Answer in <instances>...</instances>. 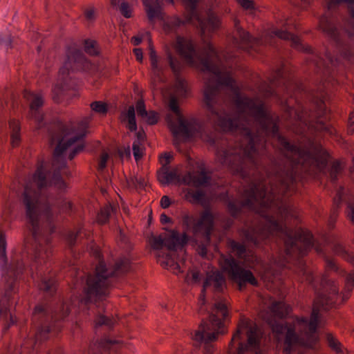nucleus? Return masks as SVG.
Masks as SVG:
<instances>
[{
  "instance_id": "nucleus-1",
  "label": "nucleus",
  "mask_w": 354,
  "mask_h": 354,
  "mask_svg": "<svg viewBox=\"0 0 354 354\" xmlns=\"http://www.w3.org/2000/svg\"><path fill=\"white\" fill-rule=\"evenodd\" d=\"M173 47L188 65L207 73L203 97L209 120L223 131L241 136L235 148L217 152L216 159L223 166L245 178L250 174L248 169L257 166L266 137L272 136L278 139L286 162L283 169L274 175L269 174L266 179H297L302 173L311 175L319 171V145L312 143L304 148L291 145L281 136L277 118L263 102L240 93L225 55L210 43L199 52L192 40L180 36Z\"/></svg>"
},
{
  "instance_id": "nucleus-2",
  "label": "nucleus",
  "mask_w": 354,
  "mask_h": 354,
  "mask_svg": "<svg viewBox=\"0 0 354 354\" xmlns=\"http://www.w3.org/2000/svg\"><path fill=\"white\" fill-rule=\"evenodd\" d=\"M90 120L91 117L84 118L77 128L72 124L58 123L55 132L50 133V144L56 145L53 163L55 169L53 176L50 180V174L46 171V165L41 163L35 172L25 181L21 202L27 226L32 237L25 239L21 252L15 254L10 264L3 270L1 283L4 292L0 303V317L6 315L9 310L17 279L24 269L25 259L31 256L33 267L45 263L51 254L50 238L44 234V228L45 222L49 223L52 221L53 214L42 191L51 185L60 192L67 189V183L59 175V171L66 167V162L61 159L68 156L71 160L83 150L84 145L82 138L86 133Z\"/></svg>"
},
{
  "instance_id": "nucleus-3",
  "label": "nucleus",
  "mask_w": 354,
  "mask_h": 354,
  "mask_svg": "<svg viewBox=\"0 0 354 354\" xmlns=\"http://www.w3.org/2000/svg\"><path fill=\"white\" fill-rule=\"evenodd\" d=\"M321 286L322 291L317 292L310 319L296 317L292 322L281 324L271 317H264L279 340H283V354H293L301 347L313 348L318 341L317 328L319 310L331 307L338 292L335 282L326 277L322 279Z\"/></svg>"
},
{
  "instance_id": "nucleus-4",
  "label": "nucleus",
  "mask_w": 354,
  "mask_h": 354,
  "mask_svg": "<svg viewBox=\"0 0 354 354\" xmlns=\"http://www.w3.org/2000/svg\"><path fill=\"white\" fill-rule=\"evenodd\" d=\"M189 88L187 83L179 77H176L175 84L169 91L170 100L169 106L175 114V121L168 116L169 128L174 137V145H177L181 139H187L192 137H200L203 141L214 143V138L204 131L202 126L195 119H185L180 113L177 97H186Z\"/></svg>"
},
{
  "instance_id": "nucleus-5",
  "label": "nucleus",
  "mask_w": 354,
  "mask_h": 354,
  "mask_svg": "<svg viewBox=\"0 0 354 354\" xmlns=\"http://www.w3.org/2000/svg\"><path fill=\"white\" fill-rule=\"evenodd\" d=\"M95 253L96 257L99 259L95 274L88 277L83 297L80 299L73 300V305H76L77 303L79 305H83L88 302L102 300L109 292L110 278L113 275L125 273L130 269V261L128 258L120 259L115 263L113 268L108 269L100 259V252L96 250Z\"/></svg>"
},
{
  "instance_id": "nucleus-6",
  "label": "nucleus",
  "mask_w": 354,
  "mask_h": 354,
  "mask_svg": "<svg viewBox=\"0 0 354 354\" xmlns=\"http://www.w3.org/2000/svg\"><path fill=\"white\" fill-rule=\"evenodd\" d=\"M235 35L234 40L239 48L247 49L249 47H253L254 44H270L272 45V39L275 37L279 39L289 40L291 41L292 47L301 50H310V48H304L300 39L294 35L288 32V23L286 19H281L276 21V24L264 33L261 39L252 38L248 32L244 31L235 21Z\"/></svg>"
},
{
  "instance_id": "nucleus-7",
  "label": "nucleus",
  "mask_w": 354,
  "mask_h": 354,
  "mask_svg": "<svg viewBox=\"0 0 354 354\" xmlns=\"http://www.w3.org/2000/svg\"><path fill=\"white\" fill-rule=\"evenodd\" d=\"M262 332L257 325L246 318L241 319L236 331L228 345L227 354H262Z\"/></svg>"
},
{
  "instance_id": "nucleus-8",
  "label": "nucleus",
  "mask_w": 354,
  "mask_h": 354,
  "mask_svg": "<svg viewBox=\"0 0 354 354\" xmlns=\"http://www.w3.org/2000/svg\"><path fill=\"white\" fill-rule=\"evenodd\" d=\"M228 310L225 301H216L209 313V319L203 321L198 329L192 335V339L205 344L204 354H213L214 348L209 343L216 340L218 335L223 334V320L227 316Z\"/></svg>"
},
{
  "instance_id": "nucleus-9",
  "label": "nucleus",
  "mask_w": 354,
  "mask_h": 354,
  "mask_svg": "<svg viewBox=\"0 0 354 354\" xmlns=\"http://www.w3.org/2000/svg\"><path fill=\"white\" fill-rule=\"evenodd\" d=\"M188 237L185 233L180 234L176 230H171L165 237L162 236H152L150 239L151 247L159 250L165 245L170 253L166 255L159 253L158 254V261L162 267L170 270L171 272L178 274L181 272L180 266L174 257L177 250H183V245L187 242Z\"/></svg>"
},
{
  "instance_id": "nucleus-10",
  "label": "nucleus",
  "mask_w": 354,
  "mask_h": 354,
  "mask_svg": "<svg viewBox=\"0 0 354 354\" xmlns=\"http://www.w3.org/2000/svg\"><path fill=\"white\" fill-rule=\"evenodd\" d=\"M158 179L162 185L174 183L178 185L184 184L198 187L207 184L209 177L203 168H200L197 172L189 171L181 178L178 169L176 168L169 171L165 167L158 173Z\"/></svg>"
},
{
  "instance_id": "nucleus-11",
  "label": "nucleus",
  "mask_w": 354,
  "mask_h": 354,
  "mask_svg": "<svg viewBox=\"0 0 354 354\" xmlns=\"http://www.w3.org/2000/svg\"><path fill=\"white\" fill-rule=\"evenodd\" d=\"M219 264L230 279L238 284L240 290L244 288L246 283L254 286H257L258 281L252 272L243 268L231 255H221Z\"/></svg>"
},
{
  "instance_id": "nucleus-12",
  "label": "nucleus",
  "mask_w": 354,
  "mask_h": 354,
  "mask_svg": "<svg viewBox=\"0 0 354 354\" xmlns=\"http://www.w3.org/2000/svg\"><path fill=\"white\" fill-rule=\"evenodd\" d=\"M200 0H184V5L187 11L186 22L197 24L205 35L208 32H213L220 26V20L214 13L209 10L206 15L207 18L203 19L198 10L196 5Z\"/></svg>"
},
{
  "instance_id": "nucleus-13",
  "label": "nucleus",
  "mask_w": 354,
  "mask_h": 354,
  "mask_svg": "<svg viewBox=\"0 0 354 354\" xmlns=\"http://www.w3.org/2000/svg\"><path fill=\"white\" fill-rule=\"evenodd\" d=\"M183 225L187 231L192 232L194 235L201 234L205 242L208 243L214 225V215L207 209L201 213L200 218L193 215H185L183 218Z\"/></svg>"
},
{
  "instance_id": "nucleus-14",
  "label": "nucleus",
  "mask_w": 354,
  "mask_h": 354,
  "mask_svg": "<svg viewBox=\"0 0 354 354\" xmlns=\"http://www.w3.org/2000/svg\"><path fill=\"white\" fill-rule=\"evenodd\" d=\"M91 64L83 54L79 50L71 51L67 56V60L60 68L58 73V80L60 83L55 85L53 92L58 93L64 89L68 75H69L70 68L73 70L87 71L90 68Z\"/></svg>"
},
{
  "instance_id": "nucleus-15",
  "label": "nucleus",
  "mask_w": 354,
  "mask_h": 354,
  "mask_svg": "<svg viewBox=\"0 0 354 354\" xmlns=\"http://www.w3.org/2000/svg\"><path fill=\"white\" fill-rule=\"evenodd\" d=\"M225 287V279L221 272L216 270L208 272L203 283L202 295L199 299L200 312H202L203 306L205 304V291L211 289L215 292H222Z\"/></svg>"
},
{
  "instance_id": "nucleus-16",
  "label": "nucleus",
  "mask_w": 354,
  "mask_h": 354,
  "mask_svg": "<svg viewBox=\"0 0 354 354\" xmlns=\"http://www.w3.org/2000/svg\"><path fill=\"white\" fill-rule=\"evenodd\" d=\"M24 97L30 103V118L35 120L37 124V128H41L43 115L39 111V108L44 104L43 96L40 93H34L25 91Z\"/></svg>"
},
{
  "instance_id": "nucleus-17",
  "label": "nucleus",
  "mask_w": 354,
  "mask_h": 354,
  "mask_svg": "<svg viewBox=\"0 0 354 354\" xmlns=\"http://www.w3.org/2000/svg\"><path fill=\"white\" fill-rule=\"evenodd\" d=\"M149 59L151 63V83L154 89H159L158 83L163 81L162 77L165 65L161 61V59L157 55L154 48L149 45Z\"/></svg>"
},
{
  "instance_id": "nucleus-18",
  "label": "nucleus",
  "mask_w": 354,
  "mask_h": 354,
  "mask_svg": "<svg viewBox=\"0 0 354 354\" xmlns=\"http://www.w3.org/2000/svg\"><path fill=\"white\" fill-rule=\"evenodd\" d=\"M284 73L283 69H279L275 72L273 77L270 80V84L266 85V84H262L259 87V94L264 97H269L274 93V86L280 84L282 82H284ZM284 84L285 83L283 82Z\"/></svg>"
},
{
  "instance_id": "nucleus-19",
  "label": "nucleus",
  "mask_w": 354,
  "mask_h": 354,
  "mask_svg": "<svg viewBox=\"0 0 354 354\" xmlns=\"http://www.w3.org/2000/svg\"><path fill=\"white\" fill-rule=\"evenodd\" d=\"M170 3L174 0H168ZM149 20L152 23L156 19H162L160 0H143Z\"/></svg>"
},
{
  "instance_id": "nucleus-20",
  "label": "nucleus",
  "mask_w": 354,
  "mask_h": 354,
  "mask_svg": "<svg viewBox=\"0 0 354 354\" xmlns=\"http://www.w3.org/2000/svg\"><path fill=\"white\" fill-rule=\"evenodd\" d=\"M310 59L317 70H323L324 76L330 73V67L335 66L337 62V60H333L328 54L325 55V59L317 55H312Z\"/></svg>"
},
{
  "instance_id": "nucleus-21",
  "label": "nucleus",
  "mask_w": 354,
  "mask_h": 354,
  "mask_svg": "<svg viewBox=\"0 0 354 354\" xmlns=\"http://www.w3.org/2000/svg\"><path fill=\"white\" fill-rule=\"evenodd\" d=\"M319 28L335 40L339 41V32L333 19L324 15L319 20Z\"/></svg>"
},
{
  "instance_id": "nucleus-22",
  "label": "nucleus",
  "mask_w": 354,
  "mask_h": 354,
  "mask_svg": "<svg viewBox=\"0 0 354 354\" xmlns=\"http://www.w3.org/2000/svg\"><path fill=\"white\" fill-rule=\"evenodd\" d=\"M120 119L122 122H127V127L131 131H134L137 129L135 109L133 106H130L127 111L122 112Z\"/></svg>"
},
{
  "instance_id": "nucleus-23",
  "label": "nucleus",
  "mask_w": 354,
  "mask_h": 354,
  "mask_svg": "<svg viewBox=\"0 0 354 354\" xmlns=\"http://www.w3.org/2000/svg\"><path fill=\"white\" fill-rule=\"evenodd\" d=\"M271 316L281 318L289 314L290 308L288 305L286 304L283 301L273 302L270 307Z\"/></svg>"
},
{
  "instance_id": "nucleus-24",
  "label": "nucleus",
  "mask_w": 354,
  "mask_h": 354,
  "mask_svg": "<svg viewBox=\"0 0 354 354\" xmlns=\"http://www.w3.org/2000/svg\"><path fill=\"white\" fill-rule=\"evenodd\" d=\"M9 127L11 130V145L13 147H17L21 140L20 137V124L19 122L15 120H10Z\"/></svg>"
},
{
  "instance_id": "nucleus-25",
  "label": "nucleus",
  "mask_w": 354,
  "mask_h": 354,
  "mask_svg": "<svg viewBox=\"0 0 354 354\" xmlns=\"http://www.w3.org/2000/svg\"><path fill=\"white\" fill-rule=\"evenodd\" d=\"M228 245L232 254L236 255L239 259H243L246 261V249L243 244L233 240H230Z\"/></svg>"
},
{
  "instance_id": "nucleus-26",
  "label": "nucleus",
  "mask_w": 354,
  "mask_h": 354,
  "mask_svg": "<svg viewBox=\"0 0 354 354\" xmlns=\"http://www.w3.org/2000/svg\"><path fill=\"white\" fill-rule=\"evenodd\" d=\"M299 274H302L305 280L310 284L314 283L315 277L311 269L308 268L307 266L302 261H299Z\"/></svg>"
},
{
  "instance_id": "nucleus-27",
  "label": "nucleus",
  "mask_w": 354,
  "mask_h": 354,
  "mask_svg": "<svg viewBox=\"0 0 354 354\" xmlns=\"http://www.w3.org/2000/svg\"><path fill=\"white\" fill-rule=\"evenodd\" d=\"M113 211V207L111 205L104 206L97 216V222L100 224H104L109 220L111 212Z\"/></svg>"
},
{
  "instance_id": "nucleus-28",
  "label": "nucleus",
  "mask_w": 354,
  "mask_h": 354,
  "mask_svg": "<svg viewBox=\"0 0 354 354\" xmlns=\"http://www.w3.org/2000/svg\"><path fill=\"white\" fill-rule=\"evenodd\" d=\"M185 21H182L177 17L169 19L165 24L164 29L167 32L174 31L177 28L184 24Z\"/></svg>"
},
{
  "instance_id": "nucleus-29",
  "label": "nucleus",
  "mask_w": 354,
  "mask_h": 354,
  "mask_svg": "<svg viewBox=\"0 0 354 354\" xmlns=\"http://www.w3.org/2000/svg\"><path fill=\"white\" fill-rule=\"evenodd\" d=\"M344 30L350 38L354 37V8L349 9V19L346 21Z\"/></svg>"
},
{
  "instance_id": "nucleus-30",
  "label": "nucleus",
  "mask_w": 354,
  "mask_h": 354,
  "mask_svg": "<svg viewBox=\"0 0 354 354\" xmlns=\"http://www.w3.org/2000/svg\"><path fill=\"white\" fill-rule=\"evenodd\" d=\"M286 111L290 118H293L295 120L307 124L303 111L295 110L290 106L289 102H287Z\"/></svg>"
},
{
  "instance_id": "nucleus-31",
  "label": "nucleus",
  "mask_w": 354,
  "mask_h": 354,
  "mask_svg": "<svg viewBox=\"0 0 354 354\" xmlns=\"http://www.w3.org/2000/svg\"><path fill=\"white\" fill-rule=\"evenodd\" d=\"M69 313V306L68 304H62L58 310H54L51 312L52 319L57 320L64 319Z\"/></svg>"
},
{
  "instance_id": "nucleus-32",
  "label": "nucleus",
  "mask_w": 354,
  "mask_h": 354,
  "mask_svg": "<svg viewBox=\"0 0 354 354\" xmlns=\"http://www.w3.org/2000/svg\"><path fill=\"white\" fill-rule=\"evenodd\" d=\"M354 287V274L349 273L346 279V283L344 291L343 292L342 298L343 300H346L348 298V294L353 290Z\"/></svg>"
},
{
  "instance_id": "nucleus-33",
  "label": "nucleus",
  "mask_w": 354,
  "mask_h": 354,
  "mask_svg": "<svg viewBox=\"0 0 354 354\" xmlns=\"http://www.w3.org/2000/svg\"><path fill=\"white\" fill-rule=\"evenodd\" d=\"M167 57L172 71L177 75L180 71L181 63L177 58L174 57L170 52L167 53Z\"/></svg>"
},
{
  "instance_id": "nucleus-34",
  "label": "nucleus",
  "mask_w": 354,
  "mask_h": 354,
  "mask_svg": "<svg viewBox=\"0 0 354 354\" xmlns=\"http://www.w3.org/2000/svg\"><path fill=\"white\" fill-rule=\"evenodd\" d=\"M6 241L4 234L0 232V266L6 265Z\"/></svg>"
},
{
  "instance_id": "nucleus-35",
  "label": "nucleus",
  "mask_w": 354,
  "mask_h": 354,
  "mask_svg": "<svg viewBox=\"0 0 354 354\" xmlns=\"http://www.w3.org/2000/svg\"><path fill=\"white\" fill-rule=\"evenodd\" d=\"M91 109L93 111L100 115H105L108 111L106 104L101 101H95L91 103Z\"/></svg>"
},
{
  "instance_id": "nucleus-36",
  "label": "nucleus",
  "mask_w": 354,
  "mask_h": 354,
  "mask_svg": "<svg viewBox=\"0 0 354 354\" xmlns=\"http://www.w3.org/2000/svg\"><path fill=\"white\" fill-rule=\"evenodd\" d=\"M342 169V166L340 162L335 161L330 167V178L332 181H335L338 176L340 175Z\"/></svg>"
},
{
  "instance_id": "nucleus-37",
  "label": "nucleus",
  "mask_w": 354,
  "mask_h": 354,
  "mask_svg": "<svg viewBox=\"0 0 354 354\" xmlns=\"http://www.w3.org/2000/svg\"><path fill=\"white\" fill-rule=\"evenodd\" d=\"M236 1L249 14H254L257 7L253 1L236 0Z\"/></svg>"
},
{
  "instance_id": "nucleus-38",
  "label": "nucleus",
  "mask_w": 354,
  "mask_h": 354,
  "mask_svg": "<svg viewBox=\"0 0 354 354\" xmlns=\"http://www.w3.org/2000/svg\"><path fill=\"white\" fill-rule=\"evenodd\" d=\"M39 288L46 292L51 293L55 290V281L53 279H43L41 283L39 284Z\"/></svg>"
},
{
  "instance_id": "nucleus-39",
  "label": "nucleus",
  "mask_w": 354,
  "mask_h": 354,
  "mask_svg": "<svg viewBox=\"0 0 354 354\" xmlns=\"http://www.w3.org/2000/svg\"><path fill=\"white\" fill-rule=\"evenodd\" d=\"M133 153L136 161L140 160L143 156L142 144L139 140H135L133 143Z\"/></svg>"
},
{
  "instance_id": "nucleus-40",
  "label": "nucleus",
  "mask_w": 354,
  "mask_h": 354,
  "mask_svg": "<svg viewBox=\"0 0 354 354\" xmlns=\"http://www.w3.org/2000/svg\"><path fill=\"white\" fill-rule=\"evenodd\" d=\"M328 342L329 346L334 350L336 353H340L343 352L344 348L341 343L336 339L334 337L329 335L328 337Z\"/></svg>"
},
{
  "instance_id": "nucleus-41",
  "label": "nucleus",
  "mask_w": 354,
  "mask_h": 354,
  "mask_svg": "<svg viewBox=\"0 0 354 354\" xmlns=\"http://www.w3.org/2000/svg\"><path fill=\"white\" fill-rule=\"evenodd\" d=\"M342 55L346 59L354 62V46L345 45L342 49Z\"/></svg>"
},
{
  "instance_id": "nucleus-42",
  "label": "nucleus",
  "mask_w": 354,
  "mask_h": 354,
  "mask_svg": "<svg viewBox=\"0 0 354 354\" xmlns=\"http://www.w3.org/2000/svg\"><path fill=\"white\" fill-rule=\"evenodd\" d=\"M261 278L266 282L274 283L276 278V273L270 268H266L263 273H261Z\"/></svg>"
},
{
  "instance_id": "nucleus-43",
  "label": "nucleus",
  "mask_w": 354,
  "mask_h": 354,
  "mask_svg": "<svg viewBox=\"0 0 354 354\" xmlns=\"http://www.w3.org/2000/svg\"><path fill=\"white\" fill-rule=\"evenodd\" d=\"M334 252L344 258H346L348 261H352L354 258L347 253L344 248L340 244H335L333 247Z\"/></svg>"
},
{
  "instance_id": "nucleus-44",
  "label": "nucleus",
  "mask_w": 354,
  "mask_h": 354,
  "mask_svg": "<svg viewBox=\"0 0 354 354\" xmlns=\"http://www.w3.org/2000/svg\"><path fill=\"white\" fill-rule=\"evenodd\" d=\"M85 51L91 55L97 54V49L96 48V43L93 40H86L84 43Z\"/></svg>"
},
{
  "instance_id": "nucleus-45",
  "label": "nucleus",
  "mask_w": 354,
  "mask_h": 354,
  "mask_svg": "<svg viewBox=\"0 0 354 354\" xmlns=\"http://www.w3.org/2000/svg\"><path fill=\"white\" fill-rule=\"evenodd\" d=\"M52 329H50L48 326L41 327L35 336V341L41 342L48 338V334Z\"/></svg>"
},
{
  "instance_id": "nucleus-46",
  "label": "nucleus",
  "mask_w": 354,
  "mask_h": 354,
  "mask_svg": "<svg viewBox=\"0 0 354 354\" xmlns=\"http://www.w3.org/2000/svg\"><path fill=\"white\" fill-rule=\"evenodd\" d=\"M48 313V311L46 308H45L43 306H37L35 307L34 313H33L34 319L43 318L44 317L47 316Z\"/></svg>"
},
{
  "instance_id": "nucleus-47",
  "label": "nucleus",
  "mask_w": 354,
  "mask_h": 354,
  "mask_svg": "<svg viewBox=\"0 0 354 354\" xmlns=\"http://www.w3.org/2000/svg\"><path fill=\"white\" fill-rule=\"evenodd\" d=\"M115 321L112 319H110L104 315H100L95 319V324L97 326L106 325L109 327L112 326L114 324Z\"/></svg>"
},
{
  "instance_id": "nucleus-48",
  "label": "nucleus",
  "mask_w": 354,
  "mask_h": 354,
  "mask_svg": "<svg viewBox=\"0 0 354 354\" xmlns=\"http://www.w3.org/2000/svg\"><path fill=\"white\" fill-rule=\"evenodd\" d=\"M120 10L122 15L126 18H130L132 16V8L129 4L122 1L120 6Z\"/></svg>"
},
{
  "instance_id": "nucleus-49",
  "label": "nucleus",
  "mask_w": 354,
  "mask_h": 354,
  "mask_svg": "<svg viewBox=\"0 0 354 354\" xmlns=\"http://www.w3.org/2000/svg\"><path fill=\"white\" fill-rule=\"evenodd\" d=\"M83 234H85V231L82 227L80 228L76 232H70L67 238L68 243L71 245H74L76 239L81 236Z\"/></svg>"
},
{
  "instance_id": "nucleus-50",
  "label": "nucleus",
  "mask_w": 354,
  "mask_h": 354,
  "mask_svg": "<svg viewBox=\"0 0 354 354\" xmlns=\"http://www.w3.org/2000/svg\"><path fill=\"white\" fill-rule=\"evenodd\" d=\"M187 194L191 196L194 202L200 203L204 199L205 194L202 191H188Z\"/></svg>"
},
{
  "instance_id": "nucleus-51",
  "label": "nucleus",
  "mask_w": 354,
  "mask_h": 354,
  "mask_svg": "<svg viewBox=\"0 0 354 354\" xmlns=\"http://www.w3.org/2000/svg\"><path fill=\"white\" fill-rule=\"evenodd\" d=\"M200 279H201L200 274L196 270H192L191 272H189L187 274V277H186V280L188 282H192V283H198L200 281Z\"/></svg>"
},
{
  "instance_id": "nucleus-52",
  "label": "nucleus",
  "mask_w": 354,
  "mask_h": 354,
  "mask_svg": "<svg viewBox=\"0 0 354 354\" xmlns=\"http://www.w3.org/2000/svg\"><path fill=\"white\" fill-rule=\"evenodd\" d=\"M119 342L112 339H104L100 343V347L102 350H109L115 344H118Z\"/></svg>"
},
{
  "instance_id": "nucleus-53",
  "label": "nucleus",
  "mask_w": 354,
  "mask_h": 354,
  "mask_svg": "<svg viewBox=\"0 0 354 354\" xmlns=\"http://www.w3.org/2000/svg\"><path fill=\"white\" fill-rule=\"evenodd\" d=\"M84 17L88 22H92L95 18V10L94 8H87L84 11Z\"/></svg>"
},
{
  "instance_id": "nucleus-54",
  "label": "nucleus",
  "mask_w": 354,
  "mask_h": 354,
  "mask_svg": "<svg viewBox=\"0 0 354 354\" xmlns=\"http://www.w3.org/2000/svg\"><path fill=\"white\" fill-rule=\"evenodd\" d=\"M143 118H145L147 123L149 124H154L158 122V115L154 111L147 113Z\"/></svg>"
},
{
  "instance_id": "nucleus-55",
  "label": "nucleus",
  "mask_w": 354,
  "mask_h": 354,
  "mask_svg": "<svg viewBox=\"0 0 354 354\" xmlns=\"http://www.w3.org/2000/svg\"><path fill=\"white\" fill-rule=\"evenodd\" d=\"M136 110L138 114L140 115L142 118H144L146 115H147V112L145 109V104L142 100H139L136 104Z\"/></svg>"
},
{
  "instance_id": "nucleus-56",
  "label": "nucleus",
  "mask_w": 354,
  "mask_h": 354,
  "mask_svg": "<svg viewBox=\"0 0 354 354\" xmlns=\"http://www.w3.org/2000/svg\"><path fill=\"white\" fill-rule=\"evenodd\" d=\"M108 159H109V154L106 152H103L100 156L99 164H98V169L99 170H103L105 168Z\"/></svg>"
},
{
  "instance_id": "nucleus-57",
  "label": "nucleus",
  "mask_w": 354,
  "mask_h": 354,
  "mask_svg": "<svg viewBox=\"0 0 354 354\" xmlns=\"http://www.w3.org/2000/svg\"><path fill=\"white\" fill-rule=\"evenodd\" d=\"M317 131H324L328 132L330 134L333 133V129L327 124H324L322 121L317 122L316 127H315Z\"/></svg>"
},
{
  "instance_id": "nucleus-58",
  "label": "nucleus",
  "mask_w": 354,
  "mask_h": 354,
  "mask_svg": "<svg viewBox=\"0 0 354 354\" xmlns=\"http://www.w3.org/2000/svg\"><path fill=\"white\" fill-rule=\"evenodd\" d=\"M347 133L353 134L354 133V111H352L348 118Z\"/></svg>"
},
{
  "instance_id": "nucleus-59",
  "label": "nucleus",
  "mask_w": 354,
  "mask_h": 354,
  "mask_svg": "<svg viewBox=\"0 0 354 354\" xmlns=\"http://www.w3.org/2000/svg\"><path fill=\"white\" fill-rule=\"evenodd\" d=\"M245 259H246V261L243 259H241V260H243V263L244 264V266H251L250 263H253V261H256L257 258L252 253H251V252H249V254H248V252L246 251Z\"/></svg>"
},
{
  "instance_id": "nucleus-60",
  "label": "nucleus",
  "mask_w": 354,
  "mask_h": 354,
  "mask_svg": "<svg viewBox=\"0 0 354 354\" xmlns=\"http://www.w3.org/2000/svg\"><path fill=\"white\" fill-rule=\"evenodd\" d=\"M343 195L344 188L340 187L337 191L336 196L334 198V203L336 204V205H339V204L341 203V202L342 201Z\"/></svg>"
},
{
  "instance_id": "nucleus-61",
  "label": "nucleus",
  "mask_w": 354,
  "mask_h": 354,
  "mask_svg": "<svg viewBox=\"0 0 354 354\" xmlns=\"http://www.w3.org/2000/svg\"><path fill=\"white\" fill-rule=\"evenodd\" d=\"M340 2H346L350 4H354V1H349V0H329L328 3V8L329 10L333 9L336 5L339 3Z\"/></svg>"
},
{
  "instance_id": "nucleus-62",
  "label": "nucleus",
  "mask_w": 354,
  "mask_h": 354,
  "mask_svg": "<svg viewBox=\"0 0 354 354\" xmlns=\"http://www.w3.org/2000/svg\"><path fill=\"white\" fill-rule=\"evenodd\" d=\"M171 158L172 156L168 153H165V154L160 156V162L163 166L162 168L166 167V166L170 162Z\"/></svg>"
},
{
  "instance_id": "nucleus-63",
  "label": "nucleus",
  "mask_w": 354,
  "mask_h": 354,
  "mask_svg": "<svg viewBox=\"0 0 354 354\" xmlns=\"http://www.w3.org/2000/svg\"><path fill=\"white\" fill-rule=\"evenodd\" d=\"M160 205L162 208H167L170 205V199L167 196H163L160 200Z\"/></svg>"
},
{
  "instance_id": "nucleus-64",
  "label": "nucleus",
  "mask_w": 354,
  "mask_h": 354,
  "mask_svg": "<svg viewBox=\"0 0 354 354\" xmlns=\"http://www.w3.org/2000/svg\"><path fill=\"white\" fill-rule=\"evenodd\" d=\"M348 216L349 217L351 221L354 223V206H348Z\"/></svg>"
}]
</instances>
